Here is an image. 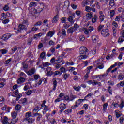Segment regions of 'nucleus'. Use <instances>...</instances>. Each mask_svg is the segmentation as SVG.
Listing matches in <instances>:
<instances>
[{
  "label": "nucleus",
  "mask_w": 124,
  "mask_h": 124,
  "mask_svg": "<svg viewBox=\"0 0 124 124\" xmlns=\"http://www.w3.org/2000/svg\"><path fill=\"white\" fill-rule=\"evenodd\" d=\"M31 31L33 32L37 31H38V28H36V27H33L32 28Z\"/></svg>",
  "instance_id": "obj_56"
},
{
  "label": "nucleus",
  "mask_w": 124,
  "mask_h": 124,
  "mask_svg": "<svg viewBox=\"0 0 124 124\" xmlns=\"http://www.w3.org/2000/svg\"><path fill=\"white\" fill-rule=\"evenodd\" d=\"M11 116L12 118H16L18 116V113L16 111H14L11 113Z\"/></svg>",
  "instance_id": "obj_24"
},
{
  "label": "nucleus",
  "mask_w": 124,
  "mask_h": 124,
  "mask_svg": "<svg viewBox=\"0 0 124 124\" xmlns=\"http://www.w3.org/2000/svg\"><path fill=\"white\" fill-rule=\"evenodd\" d=\"M18 122V118H12L11 120V123L13 124H15Z\"/></svg>",
  "instance_id": "obj_31"
},
{
  "label": "nucleus",
  "mask_w": 124,
  "mask_h": 124,
  "mask_svg": "<svg viewBox=\"0 0 124 124\" xmlns=\"http://www.w3.org/2000/svg\"><path fill=\"white\" fill-rule=\"evenodd\" d=\"M48 44L50 46H52L53 45H56V42H54L53 40H50L49 41Z\"/></svg>",
  "instance_id": "obj_43"
},
{
  "label": "nucleus",
  "mask_w": 124,
  "mask_h": 124,
  "mask_svg": "<svg viewBox=\"0 0 124 124\" xmlns=\"http://www.w3.org/2000/svg\"><path fill=\"white\" fill-rule=\"evenodd\" d=\"M38 6L37 7V9H34L33 11V13L34 14H39L43 9H45L46 8V6L44 5V3H38Z\"/></svg>",
  "instance_id": "obj_2"
},
{
  "label": "nucleus",
  "mask_w": 124,
  "mask_h": 124,
  "mask_svg": "<svg viewBox=\"0 0 124 124\" xmlns=\"http://www.w3.org/2000/svg\"><path fill=\"white\" fill-rule=\"evenodd\" d=\"M4 102V98L2 97H0V104H3Z\"/></svg>",
  "instance_id": "obj_59"
},
{
  "label": "nucleus",
  "mask_w": 124,
  "mask_h": 124,
  "mask_svg": "<svg viewBox=\"0 0 124 124\" xmlns=\"http://www.w3.org/2000/svg\"><path fill=\"white\" fill-rule=\"evenodd\" d=\"M11 36H12V34L8 33L2 35V39H3V40L4 41H6L7 40H8L9 38L11 37Z\"/></svg>",
  "instance_id": "obj_7"
},
{
  "label": "nucleus",
  "mask_w": 124,
  "mask_h": 124,
  "mask_svg": "<svg viewBox=\"0 0 124 124\" xmlns=\"http://www.w3.org/2000/svg\"><path fill=\"white\" fill-rule=\"evenodd\" d=\"M41 64H43V63L42 62V61L39 59L38 62H37V65H41Z\"/></svg>",
  "instance_id": "obj_63"
},
{
  "label": "nucleus",
  "mask_w": 124,
  "mask_h": 124,
  "mask_svg": "<svg viewBox=\"0 0 124 124\" xmlns=\"http://www.w3.org/2000/svg\"><path fill=\"white\" fill-rule=\"evenodd\" d=\"M64 6H66V7H67V6H69V1H65L64 2Z\"/></svg>",
  "instance_id": "obj_58"
},
{
  "label": "nucleus",
  "mask_w": 124,
  "mask_h": 124,
  "mask_svg": "<svg viewBox=\"0 0 124 124\" xmlns=\"http://www.w3.org/2000/svg\"><path fill=\"white\" fill-rule=\"evenodd\" d=\"M5 18H6V17H5V16H2L1 17V20L3 21H2L3 24H7V23L9 22V19L8 18L5 19Z\"/></svg>",
  "instance_id": "obj_13"
},
{
  "label": "nucleus",
  "mask_w": 124,
  "mask_h": 124,
  "mask_svg": "<svg viewBox=\"0 0 124 124\" xmlns=\"http://www.w3.org/2000/svg\"><path fill=\"white\" fill-rule=\"evenodd\" d=\"M55 31H49L47 34L46 35L44 38V41L45 42H47V41H49L50 39H51V37H53V35H55Z\"/></svg>",
  "instance_id": "obj_3"
},
{
  "label": "nucleus",
  "mask_w": 124,
  "mask_h": 124,
  "mask_svg": "<svg viewBox=\"0 0 124 124\" xmlns=\"http://www.w3.org/2000/svg\"><path fill=\"white\" fill-rule=\"evenodd\" d=\"M85 100V99H79L78 100H77L76 101V104L78 105H81V103H82V102H84Z\"/></svg>",
  "instance_id": "obj_21"
},
{
  "label": "nucleus",
  "mask_w": 124,
  "mask_h": 124,
  "mask_svg": "<svg viewBox=\"0 0 124 124\" xmlns=\"http://www.w3.org/2000/svg\"><path fill=\"white\" fill-rule=\"evenodd\" d=\"M72 112V109H68L64 111V113L66 115H68V114H70V113H71Z\"/></svg>",
  "instance_id": "obj_40"
},
{
  "label": "nucleus",
  "mask_w": 124,
  "mask_h": 124,
  "mask_svg": "<svg viewBox=\"0 0 124 124\" xmlns=\"http://www.w3.org/2000/svg\"><path fill=\"white\" fill-rule=\"evenodd\" d=\"M87 84H88V85H92L93 86H96V85H98V86H99V87H101V86H102L101 82H98L94 80H89L87 81Z\"/></svg>",
  "instance_id": "obj_5"
},
{
  "label": "nucleus",
  "mask_w": 124,
  "mask_h": 124,
  "mask_svg": "<svg viewBox=\"0 0 124 124\" xmlns=\"http://www.w3.org/2000/svg\"><path fill=\"white\" fill-rule=\"evenodd\" d=\"M52 81H53V88L52 89V91H56V88H57L58 83H60L61 80L59 78H53L52 79Z\"/></svg>",
  "instance_id": "obj_4"
},
{
  "label": "nucleus",
  "mask_w": 124,
  "mask_h": 124,
  "mask_svg": "<svg viewBox=\"0 0 124 124\" xmlns=\"http://www.w3.org/2000/svg\"><path fill=\"white\" fill-rule=\"evenodd\" d=\"M96 53V51L95 50V49H93L90 51V55H92V56L93 55H95Z\"/></svg>",
  "instance_id": "obj_49"
},
{
  "label": "nucleus",
  "mask_w": 124,
  "mask_h": 124,
  "mask_svg": "<svg viewBox=\"0 0 124 124\" xmlns=\"http://www.w3.org/2000/svg\"><path fill=\"white\" fill-rule=\"evenodd\" d=\"M89 31H90V32H92V31H93L94 30V28H93V26H89L88 27V29Z\"/></svg>",
  "instance_id": "obj_52"
},
{
  "label": "nucleus",
  "mask_w": 124,
  "mask_h": 124,
  "mask_svg": "<svg viewBox=\"0 0 124 124\" xmlns=\"http://www.w3.org/2000/svg\"><path fill=\"white\" fill-rule=\"evenodd\" d=\"M0 53H1L2 55H4L7 53V50L6 49H1L0 50ZM2 55H0V58H1L2 56Z\"/></svg>",
  "instance_id": "obj_28"
},
{
  "label": "nucleus",
  "mask_w": 124,
  "mask_h": 124,
  "mask_svg": "<svg viewBox=\"0 0 124 124\" xmlns=\"http://www.w3.org/2000/svg\"><path fill=\"white\" fill-rule=\"evenodd\" d=\"M97 68H99V69H103V68H104V65L103 63L101 64V65H99L97 67Z\"/></svg>",
  "instance_id": "obj_55"
},
{
  "label": "nucleus",
  "mask_w": 124,
  "mask_h": 124,
  "mask_svg": "<svg viewBox=\"0 0 124 124\" xmlns=\"http://www.w3.org/2000/svg\"><path fill=\"white\" fill-rule=\"evenodd\" d=\"M91 38H92L93 42H96V41H97V40H98V36L94 35L91 37Z\"/></svg>",
  "instance_id": "obj_20"
},
{
  "label": "nucleus",
  "mask_w": 124,
  "mask_h": 124,
  "mask_svg": "<svg viewBox=\"0 0 124 124\" xmlns=\"http://www.w3.org/2000/svg\"><path fill=\"white\" fill-rule=\"evenodd\" d=\"M43 65L44 67H48L49 65H51V63L49 62H45V63H43Z\"/></svg>",
  "instance_id": "obj_45"
},
{
  "label": "nucleus",
  "mask_w": 124,
  "mask_h": 124,
  "mask_svg": "<svg viewBox=\"0 0 124 124\" xmlns=\"http://www.w3.org/2000/svg\"><path fill=\"white\" fill-rule=\"evenodd\" d=\"M98 31H101V33L103 36L106 37L109 36L110 34L109 33V31L108 29L104 28V25H100L98 28Z\"/></svg>",
  "instance_id": "obj_1"
},
{
  "label": "nucleus",
  "mask_w": 124,
  "mask_h": 124,
  "mask_svg": "<svg viewBox=\"0 0 124 124\" xmlns=\"http://www.w3.org/2000/svg\"><path fill=\"white\" fill-rule=\"evenodd\" d=\"M109 105L108 103H105L103 105V112L105 113L106 110H107V107Z\"/></svg>",
  "instance_id": "obj_17"
},
{
  "label": "nucleus",
  "mask_w": 124,
  "mask_h": 124,
  "mask_svg": "<svg viewBox=\"0 0 124 124\" xmlns=\"http://www.w3.org/2000/svg\"><path fill=\"white\" fill-rule=\"evenodd\" d=\"M88 58V56L86 55H80L78 57V59L79 60H86Z\"/></svg>",
  "instance_id": "obj_25"
},
{
  "label": "nucleus",
  "mask_w": 124,
  "mask_h": 124,
  "mask_svg": "<svg viewBox=\"0 0 124 124\" xmlns=\"http://www.w3.org/2000/svg\"><path fill=\"white\" fill-rule=\"evenodd\" d=\"M124 9L122 7H119L118 8V12H119L120 13H121V12H123V14H124Z\"/></svg>",
  "instance_id": "obj_64"
},
{
  "label": "nucleus",
  "mask_w": 124,
  "mask_h": 124,
  "mask_svg": "<svg viewBox=\"0 0 124 124\" xmlns=\"http://www.w3.org/2000/svg\"><path fill=\"white\" fill-rule=\"evenodd\" d=\"M89 74H90V71L87 72L86 74L84 76L85 80H89Z\"/></svg>",
  "instance_id": "obj_38"
},
{
  "label": "nucleus",
  "mask_w": 124,
  "mask_h": 124,
  "mask_svg": "<svg viewBox=\"0 0 124 124\" xmlns=\"http://www.w3.org/2000/svg\"><path fill=\"white\" fill-rule=\"evenodd\" d=\"M66 65H74V63L73 62H66Z\"/></svg>",
  "instance_id": "obj_62"
},
{
  "label": "nucleus",
  "mask_w": 124,
  "mask_h": 124,
  "mask_svg": "<svg viewBox=\"0 0 124 124\" xmlns=\"http://www.w3.org/2000/svg\"><path fill=\"white\" fill-rule=\"evenodd\" d=\"M62 76L64 80H66V79H68V77H69V74L66 73L63 74Z\"/></svg>",
  "instance_id": "obj_36"
},
{
  "label": "nucleus",
  "mask_w": 124,
  "mask_h": 124,
  "mask_svg": "<svg viewBox=\"0 0 124 124\" xmlns=\"http://www.w3.org/2000/svg\"><path fill=\"white\" fill-rule=\"evenodd\" d=\"M13 93L16 95V96H19V97H22V94L19 93V90H16L15 91H13Z\"/></svg>",
  "instance_id": "obj_18"
},
{
  "label": "nucleus",
  "mask_w": 124,
  "mask_h": 124,
  "mask_svg": "<svg viewBox=\"0 0 124 124\" xmlns=\"http://www.w3.org/2000/svg\"><path fill=\"white\" fill-rule=\"evenodd\" d=\"M55 11L56 12V15L55 16H59V13L60 12V8L59 7H56L55 9Z\"/></svg>",
  "instance_id": "obj_51"
},
{
  "label": "nucleus",
  "mask_w": 124,
  "mask_h": 124,
  "mask_svg": "<svg viewBox=\"0 0 124 124\" xmlns=\"http://www.w3.org/2000/svg\"><path fill=\"white\" fill-rule=\"evenodd\" d=\"M109 5L113 7L115 5V1L114 0H110Z\"/></svg>",
  "instance_id": "obj_39"
},
{
  "label": "nucleus",
  "mask_w": 124,
  "mask_h": 124,
  "mask_svg": "<svg viewBox=\"0 0 124 124\" xmlns=\"http://www.w3.org/2000/svg\"><path fill=\"white\" fill-rule=\"evenodd\" d=\"M34 79L36 81V80H38V79H40V76H39V75H34Z\"/></svg>",
  "instance_id": "obj_48"
},
{
  "label": "nucleus",
  "mask_w": 124,
  "mask_h": 124,
  "mask_svg": "<svg viewBox=\"0 0 124 124\" xmlns=\"http://www.w3.org/2000/svg\"><path fill=\"white\" fill-rule=\"evenodd\" d=\"M40 110H41V108L37 106L34 108L33 111H35V112H38V111H39Z\"/></svg>",
  "instance_id": "obj_44"
},
{
  "label": "nucleus",
  "mask_w": 124,
  "mask_h": 124,
  "mask_svg": "<svg viewBox=\"0 0 124 124\" xmlns=\"http://www.w3.org/2000/svg\"><path fill=\"white\" fill-rule=\"evenodd\" d=\"M115 10H110V16H114L115 15Z\"/></svg>",
  "instance_id": "obj_57"
},
{
  "label": "nucleus",
  "mask_w": 124,
  "mask_h": 124,
  "mask_svg": "<svg viewBox=\"0 0 124 124\" xmlns=\"http://www.w3.org/2000/svg\"><path fill=\"white\" fill-rule=\"evenodd\" d=\"M50 123L52 124H57V121H56V120L55 119H52L50 121Z\"/></svg>",
  "instance_id": "obj_60"
},
{
  "label": "nucleus",
  "mask_w": 124,
  "mask_h": 124,
  "mask_svg": "<svg viewBox=\"0 0 124 124\" xmlns=\"http://www.w3.org/2000/svg\"><path fill=\"white\" fill-rule=\"evenodd\" d=\"M43 47V44L42 43H40L38 45V49L39 50L40 49H41Z\"/></svg>",
  "instance_id": "obj_61"
},
{
  "label": "nucleus",
  "mask_w": 124,
  "mask_h": 124,
  "mask_svg": "<svg viewBox=\"0 0 124 124\" xmlns=\"http://www.w3.org/2000/svg\"><path fill=\"white\" fill-rule=\"evenodd\" d=\"M25 117L26 118H27V119H28V118L31 117V112L29 111L26 112Z\"/></svg>",
  "instance_id": "obj_34"
},
{
  "label": "nucleus",
  "mask_w": 124,
  "mask_h": 124,
  "mask_svg": "<svg viewBox=\"0 0 124 124\" xmlns=\"http://www.w3.org/2000/svg\"><path fill=\"white\" fill-rule=\"evenodd\" d=\"M18 28V31H23V30H27V26L23 24H19Z\"/></svg>",
  "instance_id": "obj_16"
},
{
  "label": "nucleus",
  "mask_w": 124,
  "mask_h": 124,
  "mask_svg": "<svg viewBox=\"0 0 124 124\" xmlns=\"http://www.w3.org/2000/svg\"><path fill=\"white\" fill-rule=\"evenodd\" d=\"M17 84H22V83H24L25 82V78L23 77H21L17 81Z\"/></svg>",
  "instance_id": "obj_19"
},
{
  "label": "nucleus",
  "mask_w": 124,
  "mask_h": 124,
  "mask_svg": "<svg viewBox=\"0 0 124 124\" xmlns=\"http://www.w3.org/2000/svg\"><path fill=\"white\" fill-rule=\"evenodd\" d=\"M17 50H18V47H17V46H15L12 49V52H13V53H15Z\"/></svg>",
  "instance_id": "obj_54"
},
{
  "label": "nucleus",
  "mask_w": 124,
  "mask_h": 124,
  "mask_svg": "<svg viewBox=\"0 0 124 124\" xmlns=\"http://www.w3.org/2000/svg\"><path fill=\"white\" fill-rule=\"evenodd\" d=\"M92 79H99V80H101V75H93L92 76Z\"/></svg>",
  "instance_id": "obj_23"
},
{
  "label": "nucleus",
  "mask_w": 124,
  "mask_h": 124,
  "mask_svg": "<svg viewBox=\"0 0 124 124\" xmlns=\"http://www.w3.org/2000/svg\"><path fill=\"white\" fill-rule=\"evenodd\" d=\"M79 50L80 54H81L82 55L85 54V53H88V49H87L85 46H81Z\"/></svg>",
  "instance_id": "obj_10"
},
{
  "label": "nucleus",
  "mask_w": 124,
  "mask_h": 124,
  "mask_svg": "<svg viewBox=\"0 0 124 124\" xmlns=\"http://www.w3.org/2000/svg\"><path fill=\"white\" fill-rule=\"evenodd\" d=\"M22 108V106L21 105L18 104L15 107V111H17V112H20L21 111V108Z\"/></svg>",
  "instance_id": "obj_14"
},
{
  "label": "nucleus",
  "mask_w": 124,
  "mask_h": 124,
  "mask_svg": "<svg viewBox=\"0 0 124 124\" xmlns=\"http://www.w3.org/2000/svg\"><path fill=\"white\" fill-rule=\"evenodd\" d=\"M34 92V90H29L26 92L27 95H31Z\"/></svg>",
  "instance_id": "obj_37"
},
{
  "label": "nucleus",
  "mask_w": 124,
  "mask_h": 124,
  "mask_svg": "<svg viewBox=\"0 0 124 124\" xmlns=\"http://www.w3.org/2000/svg\"><path fill=\"white\" fill-rule=\"evenodd\" d=\"M46 74L47 76H51L53 74L52 72V68L51 67H47L46 70Z\"/></svg>",
  "instance_id": "obj_8"
},
{
  "label": "nucleus",
  "mask_w": 124,
  "mask_h": 124,
  "mask_svg": "<svg viewBox=\"0 0 124 124\" xmlns=\"http://www.w3.org/2000/svg\"><path fill=\"white\" fill-rule=\"evenodd\" d=\"M93 93H88L85 97L84 100H87V98H90V97H92V96L93 95Z\"/></svg>",
  "instance_id": "obj_30"
},
{
  "label": "nucleus",
  "mask_w": 124,
  "mask_h": 124,
  "mask_svg": "<svg viewBox=\"0 0 124 124\" xmlns=\"http://www.w3.org/2000/svg\"><path fill=\"white\" fill-rule=\"evenodd\" d=\"M68 21L69 22H70L72 25H73V24H74V20H73V17H72V16H70L69 17V18H68Z\"/></svg>",
  "instance_id": "obj_29"
},
{
  "label": "nucleus",
  "mask_w": 124,
  "mask_h": 124,
  "mask_svg": "<svg viewBox=\"0 0 124 124\" xmlns=\"http://www.w3.org/2000/svg\"><path fill=\"white\" fill-rule=\"evenodd\" d=\"M41 36H42V33H39L38 34H35L34 35V39H37V38H40V37H41Z\"/></svg>",
  "instance_id": "obj_26"
},
{
  "label": "nucleus",
  "mask_w": 124,
  "mask_h": 124,
  "mask_svg": "<svg viewBox=\"0 0 124 124\" xmlns=\"http://www.w3.org/2000/svg\"><path fill=\"white\" fill-rule=\"evenodd\" d=\"M36 70L35 68H32L30 70L26 72L28 75L31 76V75H33L35 73Z\"/></svg>",
  "instance_id": "obj_11"
},
{
  "label": "nucleus",
  "mask_w": 124,
  "mask_h": 124,
  "mask_svg": "<svg viewBox=\"0 0 124 124\" xmlns=\"http://www.w3.org/2000/svg\"><path fill=\"white\" fill-rule=\"evenodd\" d=\"M74 31H75V29L73 27H70L67 30V33L72 34Z\"/></svg>",
  "instance_id": "obj_15"
},
{
  "label": "nucleus",
  "mask_w": 124,
  "mask_h": 124,
  "mask_svg": "<svg viewBox=\"0 0 124 124\" xmlns=\"http://www.w3.org/2000/svg\"><path fill=\"white\" fill-rule=\"evenodd\" d=\"M83 31L84 32L85 34L86 35H89L90 34V32L87 28H84L83 29Z\"/></svg>",
  "instance_id": "obj_33"
},
{
  "label": "nucleus",
  "mask_w": 124,
  "mask_h": 124,
  "mask_svg": "<svg viewBox=\"0 0 124 124\" xmlns=\"http://www.w3.org/2000/svg\"><path fill=\"white\" fill-rule=\"evenodd\" d=\"M45 103H46V101L44 100L42 104H41V107L43 110H44L45 111L47 112L49 111V110H50V108H49V107H48V106L45 105Z\"/></svg>",
  "instance_id": "obj_6"
},
{
  "label": "nucleus",
  "mask_w": 124,
  "mask_h": 124,
  "mask_svg": "<svg viewBox=\"0 0 124 124\" xmlns=\"http://www.w3.org/2000/svg\"><path fill=\"white\" fill-rule=\"evenodd\" d=\"M38 3L36 2H31L29 4V7H35L34 9H37V6H38Z\"/></svg>",
  "instance_id": "obj_9"
},
{
  "label": "nucleus",
  "mask_w": 124,
  "mask_h": 124,
  "mask_svg": "<svg viewBox=\"0 0 124 124\" xmlns=\"http://www.w3.org/2000/svg\"><path fill=\"white\" fill-rule=\"evenodd\" d=\"M59 21V16H55L53 17V19L52 20V23L56 24Z\"/></svg>",
  "instance_id": "obj_27"
},
{
  "label": "nucleus",
  "mask_w": 124,
  "mask_h": 124,
  "mask_svg": "<svg viewBox=\"0 0 124 124\" xmlns=\"http://www.w3.org/2000/svg\"><path fill=\"white\" fill-rule=\"evenodd\" d=\"M60 109H62V110H65L66 108V105L64 103H61L59 106Z\"/></svg>",
  "instance_id": "obj_22"
},
{
  "label": "nucleus",
  "mask_w": 124,
  "mask_h": 124,
  "mask_svg": "<svg viewBox=\"0 0 124 124\" xmlns=\"http://www.w3.org/2000/svg\"><path fill=\"white\" fill-rule=\"evenodd\" d=\"M124 76L123 74H120L118 75L119 80H124Z\"/></svg>",
  "instance_id": "obj_47"
},
{
  "label": "nucleus",
  "mask_w": 124,
  "mask_h": 124,
  "mask_svg": "<svg viewBox=\"0 0 124 124\" xmlns=\"http://www.w3.org/2000/svg\"><path fill=\"white\" fill-rule=\"evenodd\" d=\"M28 121L29 124H32V123H33V122H34V119H33L31 118H30L29 119H28Z\"/></svg>",
  "instance_id": "obj_53"
},
{
  "label": "nucleus",
  "mask_w": 124,
  "mask_h": 124,
  "mask_svg": "<svg viewBox=\"0 0 124 124\" xmlns=\"http://www.w3.org/2000/svg\"><path fill=\"white\" fill-rule=\"evenodd\" d=\"M73 89L77 92H79V91H80V89H81V87L80 86H78V87L74 86Z\"/></svg>",
  "instance_id": "obj_46"
},
{
  "label": "nucleus",
  "mask_w": 124,
  "mask_h": 124,
  "mask_svg": "<svg viewBox=\"0 0 124 124\" xmlns=\"http://www.w3.org/2000/svg\"><path fill=\"white\" fill-rule=\"evenodd\" d=\"M61 33L63 36H66V31L64 29H62Z\"/></svg>",
  "instance_id": "obj_42"
},
{
  "label": "nucleus",
  "mask_w": 124,
  "mask_h": 124,
  "mask_svg": "<svg viewBox=\"0 0 124 124\" xmlns=\"http://www.w3.org/2000/svg\"><path fill=\"white\" fill-rule=\"evenodd\" d=\"M77 96L75 95H70V101H73L75 98H77Z\"/></svg>",
  "instance_id": "obj_32"
},
{
  "label": "nucleus",
  "mask_w": 124,
  "mask_h": 124,
  "mask_svg": "<svg viewBox=\"0 0 124 124\" xmlns=\"http://www.w3.org/2000/svg\"><path fill=\"white\" fill-rule=\"evenodd\" d=\"M4 11H8L9 10V7L8 5H5L3 8Z\"/></svg>",
  "instance_id": "obj_41"
},
{
  "label": "nucleus",
  "mask_w": 124,
  "mask_h": 124,
  "mask_svg": "<svg viewBox=\"0 0 124 124\" xmlns=\"http://www.w3.org/2000/svg\"><path fill=\"white\" fill-rule=\"evenodd\" d=\"M40 58H41V59H44V58H45V52H43L40 54Z\"/></svg>",
  "instance_id": "obj_50"
},
{
  "label": "nucleus",
  "mask_w": 124,
  "mask_h": 124,
  "mask_svg": "<svg viewBox=\"0 0 124 124\" xmlns=\"http://www.w3.org/2000/svg\"><path fill=\"white\" fill-rule=\"evenodd\" d=\"M8 121H10V119H8L7 116H4L2 120V123L4 124H8Z\"/></svg>",
  "instance_id": "obj_12"
},
{
  "label": "nucleus",
  "mask_w": 124,
  "mask_h": 124,
  "mask_svg": "<svg viewBox=\"0 0 124 124\" xmlns=\"http://www.w3.org/2000/svg\"><path fill=\"white\" fill-rule=\"evenodd\" d=\"M124 37H122V36H120L118 38V42L119 43H122V42H124Z\"/></svg>",
  "instance_id": "obj_35"
}]
</instances>
